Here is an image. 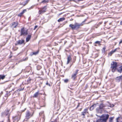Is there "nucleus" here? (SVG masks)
Listing matches in <instances>:
<instances>
[{"label":"nucleus","mask_w":122,"mask_h":122,"mask_svg":"<svg viewBox=\"0 0 122 122\" xmlns=\"http://www.w3.org/2000/svg\"><path fill=\"white\" fill-rule=\"evenodd\" d=\"M114 106L113 105H111L108 103V104H104L103 103H101L99 105L98 107H97L96 109V112L97 113H102V112L106 109V107H112Z\"/></svg>","instance_id":"f257e3e1"},{"label":"nucleus","mask_w":122,"mask_h":122,"mask_svg":"<svg viewBox=\"0 0 122 122\" xmlns=\"http://www.w3.org/2000/svg\"><path fill=\"white\" fill-rule=\"evenodd\" d=\"M109 116L108 114H103L101 116H99L100 119H97L96 122H106Z\"/></svg>","instance_id":"f03ea898"},{"label":"nucleus","mask_w":122,"mask_h":122,"mask_svg":"<svg viewBox=\"0 0 122 122\" xmlns=\"http://www.w3.org/2000/svg\"><path fill=\"white\" fill-rule=\"evenodd\" d=\"M117 63L115 61H113L111 64L110 68L112 71L114 72L115 71L117 68Z\"/></svg>","instance_id":"7ed1b4c3"},{"label":"nucleus","mask_w":122,"mask_h":122,"mask_svg":"<svg viewBox=\"0 0 122 122\" xmlns=\"http://www.w3.org/2000/svg\"><path fill=\"white\" fill-rule=\"evenodd\" d=\"M79 70L78 69H76L75 71L71 75V78L73 80H76V79L77 77V75L78 73V71Z\"/></svg>","instance_id":"20e7f679"},{"label":"nucleus","mask_w":122,"mask_h":122,"mask_svg":"<svg viewBox=\"0 0 122 122\" xmlns=\"http://www.w3.org/2000/svg\"><path fill=\"white\" fill-rule=\"evenodd\" d=\"M47 9V6L46 5L41 8L40 10L39 11V14H41L44 13L46 11Z\"/></svg>","instance_id":"39448f33"},{"label":"nucleus","mask_w":122,"mask_h":122,"mask_svg":"<svg viewBox=\"0 0 122 122\" xmlns=\"http://www.w3.org/2000/svg\"><path fill=\"white\" fill-rule=\"evenodd\" d=\"M21 114V113H20V115H18L17 116L13 117L12 118L13 120V122H17L20 119Z\"/></svg>","instance_id":"423d86ee"},{"label":"nucleus","mask_w":122,"mask_h":122,"mask_svg":"<svg viewBox=\"0 0 122 122\" xmlns=\"http://www.w3.org/2000/svg\"><path fill=\"white\" fill-rule=\"evenodd\" d=\"M33 113L31 114L28 111H27L25 113L26 119H28L33 116Z\"/></svg>","instance_id":"0eeeda50"},{"label":"nucleus","mask_w":122,"mask_h":122,"mask_svg":"<svg viewBox=\"0 0 122 122\" xmlns=\"http://www.w3.org/2000/svg\"><path fill=\"white\" fill-rule=\"evenodd\" d=\"M20 33L21 34L20 36H22V35L25 36L26 35L28 34L27 31L25 30L24 27L21 29Z\"/></svg>","instance_id":"6e6552de"},{"label":"nucleus","mask_w":122,"mask_h":122,"mask_svg":"<svg viewBox=\"0 0 122 122\" xmlns=\"http://www.w3.org/2000/svg\"><path fill=\"white\" fill-rule=\"evenodd\" d=\"M10 111V109H6L5 111L4 114L6 116H7L8 118V120H9V117L10 115V113H9Z\"/></svg>","instance_id":"1a4fd4ad"},{"label":"nucleus","mask_w":122,"mask_h":122,"mask_svg":"<svg viewBox=\"0 0 122 122\" xmlns=\"http://www.w3.org/2000/svg\"><path fill=\"white\" fill-rule=\"evenodd\" d=\"M88 108H86L84 109L83 112H81V115L83 116V117H85V115L86 113H88Z\"/></svg>","instance_id":"9d476101"},{"label":"nucleus","mask_w":122,"mask_h":122,"mask_svg":"<svg viewBox=\"0 0 122 122\" xmlns=\"http://www.w3.org/2000/svg\"><path fill=\"white\" fill-rule=\"evenodd\" d=\"M83 25V23L81 24L78 23H75V29H79L81 26Z\"/></svg>","instance_id":"9b49d317"},{"label":"nucleus","mask_w":122,"mask_h":122,"mask_svg":"<svg viewBox=\"0 0 122 122\" xmlns=\"http://www.w3.org/2000/svg\"><path fill=\"white\" fill-rule=\"evenodd\" d=\"M25 41L23 40H19L16 41L17 43L15 44V45H21Z\"/></svg>","instance_id":"f8f14e48"},{"label":"nucleus","mask_w":122,"mask_h":122,"mask_svg":"<svg viewBox=\"0 0 122 122\" xmlns=\"http://www.w3.org/2000/svg\"><path fill=\"white\" fill-rule=\"evenodd\" d=\"M116 81L119 82L122 80V76L117 77L115 79Z\"/></svg>","instance_id":"ddd939ff"},{"label":"nucleus","mask_w":122,"mask_h":122,"mask_svg":"<svg viewBox=\"0 0 122 122\" xmlns=\"http://www.w3.org/2000/svg\"><path fill=\"white\" fill-rule=\"evenodd\" d=\"M18 24V23L17 22H14L11 24V26L13 28H15L17 25Z\"/></svg>","instance_id":"4468645a"},{"label":"nucleus","mask_w":122,"mask_h":122,"mask_svg":"<svg viewBox=\"0 0 122 122\" xmlns=\"http://www.w3.org/2000/svg\"><path fill=\"white\" fill-rule=\"evenodd\" d=\"M42 95V94L41 93L39 92V91H38L37 92H36L34 94L33 96V98H36L38 96L40 95Z\"/></svg>","instance_id":"2eb2a0df"},{"label":"nucleus","mask_w":122,"mask_h":122,"mask_svg":"<svg viewBox=\"0 0 122 122\" xmlns=\"http://www.w3.org/2000/svg\"><path fill=\"white\" fill-rule=\"evenodd\" d=\"M116 70L118 72L121 73L122 72V66H120L119 67H117Z\"/></svg>","instance_id":"dca6fc26"},{"label":"nucleus","mask_w":122,"mask_h":122,"mask_svg":"<svg viewBox=\"0 0 122 122\" xmlns=\"http://www.w3.org/2000/svg\"><path fill=\"white\" fill-rule=\"evenodd\" d=\"M119 48H116L114 50H112L108 53V55L110 56H111L112 54L117 51V49H119Z\"/></svg>","instance_id":"f3484780"},{"label":"nucleus","mask_w":122,"mask_h":122,"mask_svg":"<svg viewBox=\"0 0 122 122\" xmlns=\"http://www.w3.org/2000/svg\"><path fill=\"white\" fill-rule=\"evenodd\" d=\"M97 105V104H94L92 105L90 108V111L92 110Z\"/></svg>","instance_id":"a211bd4d"},{"label":"nucleus","mask_w":122,"mask_h":122,"mask_svg":"<svg viewBox=\"0 0 122 122\" xmlns=\"http://www.w3.org/2000/svg\"><path fill=\"white\" fill-rule=\"evenodd\" d=\"M71 60V56L70 55H69L68 56V57L67 58V62L66 63V64H68L69 63L70 61Z\"/></svg>","instance_id":"6ab92c4d"},{"label":"nucleus","mask_w":122,"mask_h":122,"mask_svg":"<svg viewBox=\"0 0 122 122\" xmlns=\"http://www.w3.org/2000/svg\"><path fill=\"white\" fill-rule=\"evenodd\" d=\"M69 26L72 29H75V24L74 25L72 24H70L69 25Z\"/></svg>","instance_id":"aec40b11"},{"label":"nucleus","mask_w":122,"mask_h":122,"mask_svg":"<svg viewBox=\"0 0 122 122\" xmlns=\"http://www.w3.org/2000/svg\"><path fill=\"white\" fill-rule=\"evenodd\" d=\"M31 37V36L30 35H28V36L26 38V41L27 42L28 41L30 40Z\"/></svg>","instance_id":"412c9836"},{"label":"nucleus","mask_w":122,"mask_h":122,"mask_svg":"<svg viewBox=\"0 0 122 122\" xmlns=\"http://www.w3.org/2000/svg\"><path fill=\"white\" fill-rule=\"evenodd\" d=\"M5 76L4 75H0V80H3L5 78Z\"/></svg>","instance_id":"4be33fe9"},{"label":"nucleus","mask_w":122,"mask_h":122,"mask_svg":"<svg viewBox=\"0 0 122 122\" xmlns=\"http://www.w3.org/2000/svg\"><path fill=\"white\" fill-rule=\"evenodd\" d=\"M65 19V18L64 17L61 18L58 20V22H60L61 21H62L63 20H64Z\"/></svg>","instance_id":"5701e85b"},{"label":"nucleus","mask_w":122,"mask_h":122,"mask_svg":"<svg viewBox=\"0 0 122 122\" xmlns=\"http://www.w3.org/2000/svg\"><path fill=\"white\" fill-rule=\"evenodd\" d=\"M10 91L8 93H7V94L6 95V96H5V99L6 100L7 99V98L6 97H8L9 96H10Z\"/></svg>","instance_id":"b1692460"},{"label":"nucleus","mask_w":122,"mask_h":122,"mask_svg":"<svg viewBox=\"0 0 122 122\" xmlns=\"http://www.w3.org/2000/svg\"><path fill=\"white\" fill-rule=\"evenodd\" d=\"M48 0H43L41 2V3H48Z\"/></svg>","instance_id":"393cba45"},{"label":"nucleus","mask_w":122,"mask_h":122,"mask_svg":"<svg viewBox=\"0 0 122 122\" xmlns=\"http://www.w3.org/2000/svg\"><path fill=\"white\" fill-rule=\"evenodd\" d=\"M31 80V79L30 77H29V78H28L27 80V82L28 83H30Z\"/></svg>","instance_id":"a878e982"},{"label":"nucleus","mask_w":122,"mask_h":122,"mask_svg":"<svg viewBox=\"0 0 122 122\" xmlns=\"http://www.w3.org/2000/svg\"><path fill=\"white\" fill-rule=\"evenodd\" d=\"M38 52H39V51H37L36 52H33V54L36 55L38 54Z\"/></svg>","instance_id":"bb28decb"},{"label":"nucleus","mask_w":122,"mask_h":122,"mask_svg":"<svg viewBox=\"0 0 122 122\" xmlns=\"http://www.w3.org/2000/svg\"><path fill=\"white\" fill-rule=\"evenodd\" d=\"M95 43L96 44H98L99 45H101L100 44V42L99 41H97L95 42Z\"/></svg>","instance_id":"cd10ccee"},{"label":"nucleus","mask_w":122,"mask_h":122,"mask_svg":"<svg viewBox=\"0 0 122 122\" xmlns=\"http://www.w3.org/2000/svg\"><path fill=\"white\" fill-rule=\"evenodd\" d=\"M28 0H27L26 1L25 3L24 4H23L22 5H23L24 6L25 5L28 3Z\"/></svg>","instance_id":"c85d7f7f"},{"label":"nucleus","mask_w":122,"mask_h":122,"mask_svg":"<svg viewBox=\"0 0 122 122\" xmlns=\"http://www.w3.org/2000/svg\"><path fill=\"white\" fill-rule=\"evenodd\" d=\"M68 81V79H66L64 80V82L65 83H67Z\"/></svg>","instance_id":"c756f323"},{"label":"nucleus","mask_w":122,"mask_h":122,"mask_svg":"<svg viewBox=\"0 0 122 122\" xmlns=\"http://www.w3.org/2000/svg\"><path fill=\"white\" fill-rule=\"evenodd\" d=\"M113 119V118L112 117H111L110 118V120L109 121V122H112V119Z\"/></svg>","instance_id":"7c9ffc66"},{"label":"nucleus","mask_w":122,"mask_h":122,"mask_svg":"<svg viewBox=\"0 0 122 122\" xmlns=\"http://www.w3.org/2000/svg\"><path fill=\"white\" fill-rule=\"evenodd\" d=\"M23 14L21 12L18 15V16H21Z\"/></svg>","instance_id":"2f4dec72"},{"label":"nucleus","mask_w":122,"mask_h":122,"mask_svg":"<svg viewBox=\"0 0 122 122\" xmlns=\"http://www.w3.org/2000/svg\"><path fill=\"white\" fill-rule=\"evenodd\" d=\"M37 27H38V26L37 25H36V26H35V28H34V30H35L36 29V28H37Z\"/></svg>","instance_id":"473e14b6"},{"label":"nucleus","mask_w":122,"mask_h":122,"mask_svg":"<svg viewBox=\"0 0 122 122\" xmlns=\"http://www.w3.org/2000/svg\"><path fill=\"white\" fill-rule=\"evenodd\" d=\"M23 11L24 13L26 12V10L25 9L23 10Z\"/></svg>","instance_id":"72a5a7b5"},{"label":"nucleus","mask_w":122,"mask_h":122,"mask_svg":"<svg viewBox=\"0 0 122 122\" xmlns=\"http://www.w3.org/2000/svg\"><path fill=\"white\" fill-rule=\"evenodd\" d=\"M80 103H78V104L77 106V108L79 107V106H80Z\"/></svg>","instance_id":"f704fd0d"},{"label":"nucleus","mask_w":122,"mask_h":122,"mask_svg":"<svg viewBox=\"0 0 122 122\" xmlns=\"http://www.w3.org/2000/svg\"><path fill=\"white\" fill-rule=\"evenodd\" d=\"M76 57H75V59H73V62H75V61H76Z\"/></svg>","instance_id":"c9c22d12"},{"label":"nucleus","mask_w":122,"mask_h":122,"mask_svg":"<svg viewBox=\"0 0 122 122\" xmlns=\"http://www.w3.org/2000/svg\"><path fill=\"white\" fill-rule=\"evenodd\" d=\"M46 84L47 85H48L49 86H50V84H48V82H47L46 83Z\"/></svg>","instance_id":"e433bc0d"},{"label":"nucleus","mask_w":122,"mask_h":122,"mask_svg":"<svg viewBox=\"0 0 122 122\" xmlns=\"http://www.w3.org/2000/svg\"><path fill=\"white\" fill-rule=\"evenodd\" d=\"M122 43V40H121L120 42H119V44H120Z\"/></svg>","instance_id":"4c0bfd02"},{"label":"nucleus","mask_w":122,"mask_h":122,"mask_svg":"<svg viewBox=\"0 0 122 122\" xmlns=\"http://www.w3.org/2000/svg\"><path fill=\"white\" fill-rule=\"evenodd\" d=\"M21 91V90H17L15 92H17L18 91Z\"/></svg>","instance_id":"58836bf2"},{"label":"nucleus","mask_w":122,"mask_h":122,"mask_svg":"<svg viewBox=\"0 0 122 122\" xmlns=\"http://www.w3.org/2000/svg\"><path fill=\"white\" fill-rule=\"evenodd\" d=\"M8 121L7 122H10V119H9V120H8Z\"/></svg>","instance_id":"ea45409f"},{"label":"nucleus","mask_w":122,"mask_h":122,"mask_svg":"<svg viewBox=\"0 0 122 122\" xmlns=\"http://www.w3.org/2000/svg\"><path fill=\"white\" fill-rule=\"evenodd\" d=\"M120 25H122V21H121L120 22Z\"/></svg>","instance_id":"a19ab883"},{"label":"nucleus","mask_w":122,"mask_h":122,"mask_svg":"<svg viewBox=\"0 0 122 122\" xmlns=\"http://www.w3.org/2000/svg\"><path fill=\"white\" fill-rule=\"evenodd\" d=\"M107 21L105 22H104L105 24H106V23H107Z\"/></svg>","instance_id":"79ce46f5"},{"label":"nucleus","mask_w":122,"mask_h":122,"mask_svg":"<svg viewBox=\"0 0 122 122\" xmlns=\"http://www.w3.org/2000/svg\"><path fill=\"white\" fill-rule=\"evenodd\" d=\"M102 23V22H100L99 23L100 24H101Z\"/></svg>","instance_id":"37998d69"},{"label":"nucleus","mask_w":122,"mask_h":122,"mask_svg":"<svg viewBox=\"0 0 122 122\" xmlns=\"http://www.w3.org/2000/svg\"><path fill=\"white\" fill-rule=\"evenodd\" d=\"M21 13H22V14H23L24 13V12H23V11H22L21 12Z\"/></svg>","instance_id":"c03bdc74"},{"label":"nucleus","mask_w":122,"mask_h":122,"mask_svg":"<svg viewBox=\"0 0 122 122\" xmlns=\"http://www.w3.org/2000/svg\"><path fill=\"white\" fill-rule=\"evenodd\" d=\"M3 92H1V94H3Z\"/></svg>","instance_id":"a18cd8bd"},{"label":"nucleus","mask_w":122,"mask_h":122,"mask_svg":"<svg viewBox=\"0 0 122 122\" xmlns=\"http://www.w3.org/2000/svg\"><path fill=\"white\" fill-rule=\"evenodd\" d=\"M62 13H61L60 14H59V15H61V14H62Z\"/></svg>","instance_id":"49530a36"},{"label":"nucleus","mask_w":122,"mask_h":122,"mask_svg":"<svg viewBox=\"0 0 122 122\" xmlns=\"http://www.w3.org/2000/svg\"><path fill=\"white\" fill-rule=\"evenodd\" d=\"M103 49H104V50H105V48H103Z\"/></svg>","instance_id":"de8ad7c7"},{"label":"nucleus","mask_w":122,"mask_h":122,"mask_svg":"<svg viewBox=\"0 0 122 122\" xmlns=\"http://www.w3.org/2000/svg\"><path fill=\"white\" fill-rule=\"evenodd\" d=\"M109 24H110V25H111V23H109Z\"/></svg>","instance_id":"09e8293b"},{"label":"nucleus","mask_w":122,"mask_h":122,"mask_svg":"<svg viewBox=\"0 0 122 122\" xmlns=\"http://www.w3.org/2000/svg\"><path fill=\"white\" fill-rule=\"evenodd\" d=\"M25 109H26V108L25 109V110H24L22 112H23L24 111H25Z\"/></svg>","instance_id":"8fccbe9b"},{"label":"nucleus","mask_w":122,"mask_h":122,"mask_svg":"<svg viewBox=\"0 0 122 122\" xmlns=\"http://www.w3.org/2000/svg\"><path fill=\"white\" fill-rule=\"evenodd\" d=\"M81 108L80 110V111H81Z\"/></svg>","instance_id":"3c124183"},{"label":"nucleus","mask_w":122,"mask_h":122,"mask_svg":"<svg viewBox=\"0 0 122 122\" xmlns=\"http://www.w3.org/2000/svg\"><path fill=\"white\" fill-rule=\"evenodd\" d=\"M0 122H4L3 121H2Z\"/></svg>","instance_id":"603ef678"},{"label":"nucleus","mask_w":122,"mask_h":122,"mask_svg":"<svg viewBox=\"0 0 122 122\" xmlns=\"http://www.w3.org/2000/svg\"><path fill=\"white\" fill-rule=\"evenodd\" d=\"M96 115L97 116H98L97 115V114H96Z\"/></svg>","instance_id":"864d4df0"},{"label":"nucleus","mask_w":122,"mask_h":122,"mask_svg":"<svg viewBox=\"0 0 122 122\" xmlns=\"http://www.w3.org/2000/svg\"><path fill=\"white\" fill-rule=\"evenodd\" d=\"M4 99H5V97H4Z\"/></svg>","instance_id":"5fc2aeb1"}]
</instances>
